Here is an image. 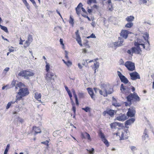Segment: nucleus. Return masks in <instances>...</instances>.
Wrapping results in <instances>:
<instances>
[{
	"instance_id": "obj_46",
	"label": "nucleus",
	"mask_w": 154,
	"mask_h": 154,
	"mask_svg": "<svg viewBox=\"0 0 154 154\" xmlns=\"http://www.w3.org/2000/svg\"><path fill=\"white\" fill-rule=\"evenodd\" d=\"M82 15L84 17L87 18L89 21H90L91 20V19L89 17H88V16L83 14H82Z\"/></svg>"
},
{
	"instance_id": "obj_11",
	"label": "nucleus",
	"mask_w": 154,
	"mask_h": 154,
	"mask_svg": "<svg viewBox=\"0 0 154 154\" xmlns=\"http://www.w3.org/2000/svg\"><path fill=\"white\" fill-rule=\"evenodd\" d=\"M99 134L102 140L104 142L107 146H109L108 141L106 139L105 136L103 133L101 131H100L99 132Z\"/></svg>"
},
{
	"instance_id": "obj_47",
	"label": "nucleus",
	"mask_w": 154,
	"mask_h": 154,
	"mask_svg": "<svg viewBox=\"0 0 154 154\" xmlns=\"http://www.w3.org/2000/svg\"><path fill=\"white\" fill-rule=\"evenodd\" d=\"M86 137L87 138L88 140L91 141V138L90 137V135H89V134L87 133H86Z\"/></svg>"
},
{
	"instance_id": "obj_27",
	"label": "nucleus",
	"mask_w": 154,
	"mask_h": 154,
	"mask_svg": "<svg viewBox=\"0 0 154 154\" xmlns=\"http://www.w3.org/2000/svg\"><path fill=\"white\" fill-rule=\"evenodd\" d=\"M0 27L1 29L4 30L5 32L6 33L8 32V29L6 26H3L0 24Z\"/></svg>"
},
{
	"instance_id": "obj_42",
	"label": "nucleus",
	"mask_w": 154,
	"mask_h": 154,
	"mask_svg": "<svg viewBox=\"0 0 154 154\" xmlns=\"http://www.w3.org/2000/svg\"><path fill=\"white\" fill-rule=\"evenodd\" d=\"M48 143L49 141L48 140H46L45 141L42 142H41V143L44 144L46 145H47V146H48Z\"/></svg>"
},
{
	"instance_id": "obj_52",
	"label": "nucleus",
	"mask_w": 154,
	"mask_h": 154,
	"mask_svg": "<svg viewBox=\"0 0 154 154\" xmlns=\"http://www.w3.org/2000/svg\"><path fill=\"white\" fill-rule=\"evenodd\" d=\"M140 1H141L143 4H146L147 2V1L149 0H139Z\"/></svg>"
},
{
	"instance_id": "obj_50",
	"label": "nucleus",
	"mask_w": 154,
	"mask_h": 154,
	"mask_svg": "<svg viewBox=\"0 0 154 154\" xmlns=\"http://www.w3.org/2000/svg\"><path fill=\"white\" fill-rule=\"evenodd\" d=\"M11 103L9 102L8 103L7 105V106H6V108L7 109H9L10 106H11Z\"/></svg>"
},
{
	"instance_id": "obj_28",
	"label": "nucleus",
	"mask_w": 154,
	"mask_h": 154,
	"mask_svg": "<svg viewBox=\"0 0 154 154\" xmlns=\"http://www.w3.org/2000/svg\"><path fill=\"white\" fill-rule=\"evenodd\" d=\"M116 124V122H114L113 123H111L110 125L111 128L112 129H116V127L117 126Z\"/></svg>"
},
{
	"instance_id": "obj_21",
	"label": "nucleus",
	"mask_w": 154,
	"mask_h": 154,
	"mask_svg": "<svg viewBox=\"0 0 154 154\" xmlns=\"http://www.w3.org/2000/svg\"><path fill=\"white\" fill-rule=\"evenodd\" d=\"M87 90L88 92V93L91 96V98L93 99L94 98V93L92 88H87Z\"/></svg>"
},
{
	"instance_id": "obj_5",
	"label": "nucleus",
	"mask_w": 154,
	"mask_h": 154,
	"mask_svg": "<svg viewBox=\"0 0 154 154\" xmlns=\"http://www.w3.org/2000/svg\"><path fill=\"white\" fill-rule=\"evenodd\" d=\"M55 76L53 72H47L46 74L45 79L48 82H51L52 85L54 84L52 81H54Z\"/></svg>"
},
{
	"instance_id": "obj_44",
	"label": "nucleus",
	"mask_w": 154,
	"mask_h": 154,
	"mask_svg": "<svg viewBox=\"0 0 154 154\" xmlns=\"http://www.w3.org/2000/svg\"><path fill=\"white\" fill-rule=\"evenodd\" d=\"M68 95L71 100H72V95L71 94V92L70 91H67V92Z\"/></svg>"
},
{
	"instance_id": "obj_55",
	"label": "nucleus",
	"mask_w": 154,
	"mask_h": 154,
	"mask_svg": "<svg viewBox=\"0 0 154 154\" xmlns=\"http://www.w3.org/2000/svg\"><path fill=\"white\" fill-rule=\"evenodd\" d=\"M72 110L73 111L74 113L75 114V113L76 112V108L75 106H73L72 108Z\"/></svg>"
},
{
	"instance_id": "obj_3",
	"label": "nucleus",
	"mask_w": 154,
	"mask_h": 154,
	"mask_svg": "<svg viewBox=\"0 0 154 154\" xmlns=\"http://www.w3.org/2000/svg\"><path fill=\"white\" fill-rule=\"evenodd\" d=\"M29 94V92L27 88H21L19 89L16 96L17 100H20L24 97L27 96Z\"/></svg>"
},
{
	"instance_id": "obj_57",
	"label": "nucleus",
	"mask_w": 154,
	"mask_h": 154,
	"mask_svg": "<svg viewBox=\"0 0 154 154\" xmlns=\"http://www.w3.org/2000/svg\"><path fill=\"white\" fill-rule=\"evenodd\" d=\"M88 60H85L86 62L87 63V65H88V63H91L93 61V60H90L88 61Z\"/></svg>"
},
{
	"instance_id": "obj_35",
	"label": "nucleus",
	"mask_w": 154,
	"mask_h": 154,
	"mask_svg": "<svg viewBox=\"0 0 154 154\" xmlns=\"http://www.w3.org/2000/svg\"><path fill=\"white\" fill-rule=\"evenodd\" d=\"M96 2V0H89V1L88 2V4L90 5L92 3H95Z\"/></svg>"
},
{
	"instance_id": "obj_45",
	"label": "nucleus",
	"mask_w": 154,
	"mask_h": 154,
	"mask_svg": "<svg viewBox=\"0 0 154 154\" xmlns=\"http://www.w3.org/2000/svg\"><path fill=\"white\" fill-rule=\"evenodd\" d=\"M78 95L80 98H83L84 97V94L83 93H79Z\"/></svg>"
},
{
	"instance_id": "obj_30",
	"label": "nucleus",
	"mask_w": 154,
	"mask_h": 154,
	"mask_svg": "<svg viewBox=\"0 0 154 154\" xmlns=\"http://www.w3.org/2000/svg\"><path fill=\"white\" fill-rule=\"evenodd\" d=\"M133 25V23L131 22H129L128 23H127L125 25V27L127 28H131V27Z\"/></svg>"
},
{
	"instance_id": "obj_49",
	"label": "nucleus",
	"mask_w": 154,
	"mask_h": 154,
	"mask_svg": "<svg viewBox=\"0 0 154 154\" xmlns=\"http://www.w3.org/2000/svg\"><path fill=\"white\" fill-rule=\"evenodd\" d=\"M116 124L117 126H118L119 127H122L123 125V124L122 123H119L116 122Z\"/></svg>"
},
{
	"instance_id": "obj_23",
	"label": "nucleus",
	"mask_w": 154,
	"mask_h": 154,
	"mask_svg": "<svg viewBox=\"0 0 154 154\" xmlns=\"http://www.w3.org/2000/svg\"><path fill=\"white\" fill-rule=\"evenodd\" d=\"M33 130L35 132V134L41 133V130L38 127H36L35 126L33 127Z\"/></svg>"
},
{
	"instance_id": "obj_58",
	"label": "nucleus",
	"mask_w": 154,
	"mask_h": 154,
	"mask_svg": "<svg viewBox=\"0 0 154 154\" xmlns=\"http://www.w3.org/2000/svg\"><path fill=\"white\" fill-rule=\"evenodd\" d=\"M11 84L13 86H15L16 84V81L13 80Z\"/></svg>"
},
{
	"instance_id": "obj_24",
	"label": "nucleus",
	"mask_w": 154,
	"mask_h": 154,
	"mask_svg": "<svg viewBox=\"0 0 154 154\" xmlns=\"http://www.w3.org/2000/svg\"><path fill=\"white\" fill-rule=\"evenodd\" d=\"M134 19V17L132 16H130L127 17L126 18V20L127 21L129 22H131Z\"/></svg>"
},
{
	"instance_id": "obj_62",
	"label": "nucleus",
	"mask_w": 154,
	"mask_h": 154,
	"mask_svg": "<svg viewBox=\"0 0 154 154\" xmlns=\"http://www.w3.org/2000/svg\"><path fill=\"white\" fill-rule=\"evenodd\" d=\"M60 43L61 45H64V44L63 43V40L62 39L60 38Z\"/></svg>"
},
{
	"instance_id": "obj_51",
	"label": "nucleus",
	"mask_w": 154,
	"mask_h": 154,
	"mask_svg": "<svg viewBox=\"0 0 154 154\" xmlns=\"http://www.w3.org/2000/svg\"><path fill=\"white\" fill-rule=\"evenodd\" d=\"M138 44H139V46H140V45H141L142 46L143 48L145 49V45L143 43H140V42H138Z\"/></svg>"
},
{
	"instance_id": "obj_63",
	"label": "nucleus",
	"mask_w": 154,
	"mask_h": 154,
	"mask_svg": "<svg viewBox=\"0 0 154 154\" xmlns=\"http://www.w3.org/2000/svg\"><path fill=\"white\" fill-rule=\"evenodd\" d=\"M26 44L27 45V46H29V45L31 43H29V42L28 41V40H27L26 41Z\"/></svg>"
},
{
	"instance_id": "obj_9",
	"label": "nucleus",
	"mask_w": 154,
	"mask_h": 154,
	"mask_svg": "<svg viewBox=\"0 0 154 154\" xmlns=\"http://www.w3.org/2000/svg\"><path fill=\"white\" fill-rule=\"evenodd\" d=\"M117 74L119 76L121 82L125 84H126L128 82L127 79L119 71H117Z\"/></svg>"
},
{
	"instance_id": "obj_17",
	"label": "nucleus",
	"mask_w": 154,
	"mask_h": 154,
	"mask_svg": "<svg viewBox=\"0 0 154 154\" xmlns=\"http://www.w3.org/2000/svg\"><path fill=\"white\" fill-rule=\"evenodd\" d=\"M129 88L128 87H124V85L122 84L120 87V90L123 93L128 92L129 91Z\"/></svg>"
},
{
	"instance_id": "obj_48",
	"label": "nucleus",
	"mask_w": 154,
	"mask_h": 154,
	"mask_svg": "<svg viewBox=\"0 0 154 154\" xmlns=\"http://www.w3.org/2000/svg\"><path fill=\"white\" fill-rule=\"evenodd\" d=\"M119 63L120 65H124L125 64L124 62L122 59H120L119 60Z\"/></svg>"
},
{
	"instance_id": "obj_59",
	"label": "nucleus",
	"mask_w": 154,
	"mask_h": 154,
	"mask_svg": "<svg viewBox=\"0 0 154 154\" xmlns=\"http://www.w3.org/2000/svg\"><path fill=\"white\" fill-rule=\"evenodd\" d=\"M88 8V9L87 11H88V12L89 14L91 13L92 12V9H91Z\"/></svg>"
},
{
	"instance_id": "obj_37",
	"label": "nucleus",
	"mask_w": 154,
	"mask_h": 154,
	"mask_svg": "<svg viewBox=\"0 0 154 154\" xmlns=\"http://www.w3.org/2000/svg\"><path fill=\"white\" fill-rule=\"evenodd\" d=\"M73 21H74L73 19L71 17V16H70V20H69V23L70 24H71V25H72L74 24Z\"/></svg>"
},
{
	"instance_id": "obj_25",
	"label": "nucleus",
	"mask_w": 154,
	"mask_h": 154,
	"mask_svg": "<svg viewBox=\"0 0 154 154\" xmlns=\"http://www.w3.org/2000/svg\"><path fill=\"white\" fill-rule=\"evenodd\" d=\"M76 40L77 41L79 44L81 46H82L81 38L80 36L76 37Z\"/></svg>"
},
{
	"instance_id": "obj_22",
	"label": "nucleus",
	"mask_w": 154,
	"mask_h": 154,
	"mask_svg": "<svg viewBox=\"0 0 154 154\" xmlns=\"http://www.w3.org/2000/svg\"><path fill=\"white\" fill-rule=\"evenodd\" d=\"M107 3L109 5L108 6L109 10L111 11H112L113 10V8L111 2V0H108Z\"/></svg>"
},
{
	"instance_id": "obj_7",
	"label": "nucleus",
	"mask_w": 154,
	"mask_h": 154,
	"mask_svg": "<svg viewBox=\"0 0 154 154\" xmlns=\"http://www.w3.org/2000/svg\"><path fill=\"white\" fill-rule=\"evenodd\" d=\"M124 65L130 71H133L135 69V66L134 63L130 61H126Z\"/></svg>"
},
{
	"instance_id": "obj_38",
	"label": "nucleus",
	"mask_w": 154,
	"mask_h": 154,
	"mask_svg": "<svg viewBox=\"0 0 154 154\" xmlns=\"http://www.w3.org/2000/svg\"><path fill=\"white\" fill-rule=\"evenodd\" d=\"M131 149L133 152L137 150V148L135 146H132L130 147Z\"/></svg>"
},
{
	"instance_id": "obj_43",
	"label": "nucleus",
	"mask_w": 154,
	"mask_h": 154,
	"mask_svg": "<svg viewBox=\"0 0 154 154\" xmlns=\"http://www.w3.org/2000/svg\"><path fill=\"white\" fill-rule=\"evenodd\" d=\"M66 65L67 66H71V65H72V63L69 60H68L67 62Z\"/></svg>"
},
{
	"instance_id": "obj_1",
	"label": "nucleus",
	"mask_w": 154,
	"mask_h": 154,
	"mask_svg": "<svg viewBox=\"0 0 154 154\" xmlns=\"http://www.w3.org/2000/svg\"><path fill=\"white\" fill-rule=\"evenodd\" d=\"M101 88V90L96 88H94V89L95 91L96 90L99 91L100 94L105 97H107L108 94H112L113 91L112 88H111L109 86L106 85H102Z\"/></svg>"
},
{
	"instance_id": "obj_6",
	"label": "nucleus",
	"mask_w": 154,
	"mask_h": 154,
	"mask_svg": "<svg viewBox=\"0 0 154 154\" xmlns=\"http://www.w3.org/2000/svg\"><path fill=\"white\" fill-rule=\"evenodd\" d=\"M126 98L128 101H130L133 99H134L135 101L138 102L140 100V99L137 94L134 93L130 94L126 97Z\"/></svg>"
},
{
	"instance_id": "obj_41",
	"label": "nucleus",
	"mask_w": 154,
	"mask_h": 154,
	"mask_svg": "<svg viewBox=\"0 0 154 154\" xmlns=\"http://www.w3.org/2000/svg\"><path fill=\"white\" fill-rule=\"evenodd\" d=\"M32 3L33 5L35 7V8H37L38 7L37 5L35 2L34 0H29Z\"/></svg>"
},
{
	"instance_id": "obj_8",
	"label": "nucleus",
	"mask_w": 154,
	"mask_h": 154,
	"mask_svg": "<svg viewBox=\"0 0 154 154\" xmlns=\"http://www.w3.org/2000/svg\"><path fill=\"white\" fill-rule=\"evenodd\" d=\"M136 113L135 108L134 107H131L128 109L127 112V115L128 117H133L134 116Z\"/></svg>"
},
{
	"instance_id": "obj_18",
	"label": "nucleus",
	"mask_w": 154,
	"mask_h": 154,
	"mask_svg": "<svg viewBox=\"0 0 154 154\" xmlns=\"http://www.w3.org/2000/svg\"><path fill=\"white\" fill-rule=\"evenodd\" d=\"M82 4L81 3H80L75 8L76 13L78 15L80 14V10L79 9L81 7H82Z\"/></svg>"
},
{
	"instance_id": "obj_60",
	"label": "nucleus",
	"mask_w": 154,
	"mask_h": 154,
	"mask_svg": "<svg viewBox=\"0 0 154 154\" xmlns=\"http://www.w3.org/2000/svg\"><path fill=\"white\" fill-rule=\"evenodd\" d=\"M106 114H107V109H106V111H104L103 113V115L104 116H105Z\"/></svg>"
},
{
	"instance_id": "obj_16",
	"label": "nucleus",
	"mask_w": 154,
	"mask_h": 154,
	"mask_svg": "<svg viewBox=\"0 0 154 154\" xmlns=\"http://www.w3.org/2000/svg\"><path fill=\"white\" fill-rule=\"evenodd\" d=\"M135 121V119L134 118H131L127 121L125 122V125H130L133 124Z\"/></svg>"
},
{
	"instance_id": "obj_53",
	"label": "nucleus",
	"mask_w": 154,
	"mask_h": 154,
	"mask_svg": "<svg viewBox=\"0 0 154 154\" xmlns=\"http://www.w3.org/2000/svg\"><path fill=\"white\" fill-rule=\"evenodd\" d=\"M10 69L9 67H6V68L4 70L3 73H4L5 71L8 72V71Z\"/></svg>"
},
{
	"instance_id": "obj_29",
	"label": "nucleus",
	"mask_w": 154,
	"mask_h": 154,
	"mask_svg": "<svg viewBox=\"0 0 154 154\" xmlns=\"http://www.w3.org/2000/svg\"><path fill=\"white\" fill-rule=\"evenodd\" d=\"M112 105L116 107H119L121 106L120 104L119 103H117L116 101H115V100H114V101H112Z\"/></svg>"
},
{
	"instance_id": "obj_54",
	"label": "nucleus",
	"mask_w": 154,
	"mask_h": 154,
	"mask_svg": "<svg viewBox=\"0 0 154 154\" xmlns=\"http://www.w3.org/2000/svg\"><path fill=\"white\" fill-rule=\"evenodd\" d=\"M147 47L146 48V50H148L149 49V41L148 40L147 41Z\"/></svg>"
},
{
	"instance_id": "obj_10",
	"label": "nucleus",
	"mask_w": 154,
	"mask_h": 154,
	"mask_svg": "<svg viewBox=\"0 0 154 154\" xmlns=\"http://www.w3.org/2000/svg\"><path fill=\"white\" fill-rule=\"evenodd\" d=\"M131 79L132 80H135L137 79H140L139 74L136 72H134L129 74Z\"/></svg>"
},
{
	"instance_id": "obj_33",
	"label": "nucleus",
	"mask_w": 154,
	"mask_h": 154,
	"mask_svg": "<svg viewBox=\"0 0 154 154\" xmlns=\"http://www.w3.org/2000/svg\"><path fill=\"white\" fill-rule=\"evenodd\" d=\"M24 4L27 8V9L30 11V6L29 5V4L28 3L27 1H26V2H23Z\"/></svg>"
},
{
	"instance_id": "obj_20",
	"label": "nucleus",
	"mask_w": 154,
	"mask_h": 154,
	"mask_svg": "<svg viewBox=\"0 0 154 154\" xmlns=\"http://www.w3.org/2000/svg\"><path fill=\"white\" fill-rule=\"evenodd\" d=\"M35 98L38 101L41 102L40 98L41 97V94L38 93H36L35 95Z\"/></svg>"
},
{
	"instance_id": "obj_2",
	"label": "nucleus",
	"mask_w": 154,
	"mask_h": 154,
	"mask_svg": "<svg viewBox=\"0 0 154 154\" xmlns=\"http://www.w3.org/2000/svg\"><path fill=\"white\" fill-rule=\"evenodd\" d=\"M134 45L136 47H132L130 49L128 50L127 51V53L131 56H133V54L134 53L139 54L141 52L140 47L139 46L138 41L135 42Z\"/></svg>"
},
{
	"instance_id": "obj_14",
	"label": "nucleus",
	"mask_w": 154,
	"mask_h": 154,
	"mask_svg": "<svg viewBox=\"0 0 154 154\" xmlns=\"http://www.w3.org/2000/svg\"><path fill=\"white\" fill-rule=\"evenodd\" d=\"M128 31L126 30H122L120 33V37L122 38L126 39L128 36Z\"/></svg>"
},
{
	"instance_id": "obj_4",
	"label": "nucleus",
	"mask_w": 154,
	"mask_h": 154,
	"mask_svg": "<svg viewBox=\"0 0 154 154\" xmlns=\"http://www.w3.org/2000/svg\"><path fill=\"white\" fill-rule=\"evenodd\" d=\"M34 73L32 72L27 70H23L20 71L18 74L19 76L24 77L26 79H28L29 77L33 76Z\"/></svg>"
},
{
	"instance_id": "obj_13",
	"label": "nucleus",
	"mask_w": 154,
	"mask_h": 154,
	"mask_svg": "<svg viewBox=\"0 0 154 154\" xmlns=\"http://www.w3.org/2000/svg\"><path fill=\"white\" fill-rule=\"evenodd\" d=\"M124 42V39L121 37H119L118 40L117 42H116L114 43V45L115 47H118L123 45V43Z\"/></svg>"
},
{
	"instance_id": "obj_36",
	"label": "nucleus",
	"mask_w": 154,
	"mask_h": 154,
	"mask_svg": "<svg viewBox=\"0 0 154 154\" xmlns=\"http://www.w3.org/2000/svg\"><path fill=\"white\" fill-rule=\"evenodd\" d=\"M10 146V144H8L7 145L6 147V148L5 150V151H4L5 152L7 153V152L9 150V149Z\"/></svg>"
},
{
	"instance_id": "obj_34",
	"label": "nucleus",
	"mask_w": 154,
	"mask_h": 154,
	"mask_svg": "<svg viewBox=\"0 0 154 154\" xmlns=\"http://www.w3.org/2000/svg\"><path fill=\"white\" fill-rule=\"evenodd\" d=\"M94 67L96 68H98L99 66V63L98 62H96L95 63H94Z\"/></svg>"
},
{
	"instance_id": "obj_56",
	"label": "nucleus",
	"mask_w": 154,
	"mask_h": 154,
	"mask_svg": "<svg viewBox=\"0 0 154 154\" xmlns=\"http://www.w3.org/2000/svg\"><path fill=\"white\" fill-rule=\"evenodd\" d=\"M18 100H17V99L16 98V100L15 101H13V100H12V101H11L9 102L11 104H14V103L15 102H16L17 103V101Z\"/></svg>"
},
{
	"instance_id": "obj_12",
	"label": "nucleus",
	"mask_w": 154,
	"mask_h": 154,
	"mask_svg": "<svg viewBox=\"0 0 154 154\" xmlns=\"http://www.w3.org/2000/svg\"><path fill=\"white\" fill-rule=\"evenodd\" d=\"M128 119L127 116L125 114H121L116 117L115 120L120 121H124Z\"/></svg>"
},
{
	"instance_id": "obj_26",
	"label": "nucleus",
	"mask_w": 154,
	"mask_h": 154,
	"mask_svg": "<svg viewBox=\"0 0 154 154\" xmlns=\"http://www.w3.org/2000/svg\"><path fill=\"white\" fill-rule=\"evenodd\" d=\"M45 63H46V66H45V67H46V72H50L49 71V69H50V65L49 63H48L46 61H45Z\"/></svg>"
},
{
	"instance_id": "obj_31",
	"label": "nucleus",
	"mask_w": 154,
	"mask_h": 154,
	"mask_svg": "<svg viewBox=\"0 0 154 154\" xmlns=\"http://www.w3.org/2000/svg\"><path fill=\"white\" fill-rule=\"evenodd\" d=\"M82 109L83 110H84L86 112H90V108L88 106H86L85 108H82Z\"/></svg>"
},
{
	"instance_id": "obj_40",
	"label": "nucleus",
	"mask_w": 154,
	"mask_h": 154,
	"mask_svg": "<svg viewBox=\"0 0 154 154\" xmlns=\"http://www.w3.org/2000/svg\"><path fill=\"white\" fill-rule=\"evenodd\" d=\"M96 37L95 36V35L94 34L92 33L90 36L87 37V38H95Z\"/></svg>"
},
{
	"instance_id": "obj_64",
	"label": "nucleus",
	"mask_w": 154,
	"mask_h": 154,
	"mask_svg": "<svg viewBox=\"0 0 154 154\" xmlns=\"http://www.w3.org/2000/svg\"><path fill=\"white\" fill-rule=\"evenodd\" d=\"M78 66L80 69H81L82 68V66L80 63H78Z\"/></svg>"
},
{
	"instance_id": "obj_39",
	"label": "nucleus",
	"mask_w": 154,
	"mask_h": 154,
	"mask_svg": "<svg viewBox=\"0 0 154 154\" xmlns=\"http://www.w3.org/2000/svg\"><path fill=\"white\" fill-rule=\"evenodd\" d=\"M17 87H18L19 89L21 88V87L23 86V84L21 82H19L16 85Z\"/></svg>"
},
{
	"instance_id": "obj_19",
	"label": "nucleus",
	"mask_w": 154,
	"mask_h": 154,
	"mask_svg": "<svg viewBox=\"0 0 154 154\" xmlns=\"http://www.w3.org/2000/svg\"><path fill=\"white\" fill-rule=\"evenodd\" d=\"M115 110L112 109H107V114L111 117H113L114 115Z\"/></svg>"
},
{
	"instance_id": "obj_32",
	"label": "nucleus",
	"mask_w": 154,
	"mask_h": 154,
	"mask_svg": "<svg viewBox=\"0 0 154 154\" xmlns=\"http://www.w3.org/2000/svg\"><path fill=\"white\" fill-rule=\"evenodd\" d=\"M32 35H29L28 37V41L29 42V43H31L32 42Z\"/></svg>"
},
{
	"instance_id": "obj_61",
	"label": "nucleus",
	"mask_w": 154,
	"mask_h": 154,
	"mask_svg": "<svg viewBox=\"0 0 154 154\" xmlns=\"http://www.w3.org/2000/svg\"><path fill=\"white\" fill-rule=\"evenodd\" d=\"M75 34L76 35V37L78 36H80L79 34V31L77 30L76 32H75Z\"/></svg>"
},
{
	"instance_id": "obj_15",
	"label": "nucleus",
	"mask_w": 154,
	"mask_h": 154,
	"mask_svg": "<svg viewBox=\"0 0 154 154\" xmlns=\"http://www.w3.org/2000/svg\"><path fill=\"white\" fill-rule=\"evenodd\" d=\"M149 137V136L147 134V130L146 129H145L142 136V140L143 141H145V142H146V140L148 139Z\"/></svg>"
}]
</instances>
